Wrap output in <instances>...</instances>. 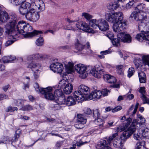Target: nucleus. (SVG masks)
<instances>
[{"instance_id":"obj_11","label":"nucleus","mask_w":149,"mask_h":149,"mask_svg":"<svg viewBox=\"0 0 149 149\" xmlns=\"http://www.w3.org/2000/svg\"><path fill=\"white\" fill-rule=\"evenodd\" d=\"M89 72L94 77L97 78H100L102 75H104L102 66L98 64L96 65L94 68L91 67Z\"/></svg>"},{"instance_id":"obj_10","label":"nucleus","mask_w":149,"mask_h":149,"mask_svg":"<svg viewBox=\"0 0 149 149\" xmlns=\"http://www.w3.org/2000/svg\"><path fill=\"white\" fill-rule=\"evenodd\" d=\"M91 66H86L85 65L79 64L75 65L76 70L80 74V77L81 78H85L87 76V72L91 69Z\"/></svg>"},{"instance_id":"obj_38","label":"nucleus","mask_w":149,"mask_h":149,"mask_svg":"<svg viewBox=\"0 0 149 149\" xmlns=\"http://www.w3.org/2000/svg\"><path fill=\"white\" fill-rule=\"evenodd\" d=\"M133 136L134 139L136 140H139L143 139L142 135H141L139 130L136 133L134 134Z\"/></svg>"},{"instance_id":"obj_27","label":"nucleus","mask_w":149,"mask_h":149,"mask_svg":"<svg viewBox=\"0 0 149 149\" xmlns=\"http://www.w3.org/2000/svg\"><path fill=\"white\" fill-rule=\"evenodd\" d=\"M74 63L71 62H69L68 63L65 65L66 70L68 73L73 72L74 71Z\"/></svg>"},{"instance_id":"obj_8","label":"nucleus","mask_w":149,"mask_h":149,"mask_svg":"<svg viewBox=\"0 0 149 149\" xmlns=\"http://www.w3.org/2000/svg\"><path fill=\"white\" fill-rule=\"evenodd\" d=\"M133 18L136 21L141 22V24H139L138 26L139 29H141L142 28L143 23L145 22L146 21H147L149 20V17L146 16L144 12H138L136 11L132 12L129 17L130 19Z\"/></svg>"},{"instance_id":"obj_21","label":"nucleus","mask_w":149,"mask_h":149,"mask_svg":"<svg viewBox=\"0 0 149 149\" xmlns=\"http://www.w3.org/2000/svg\"><path fill=\"white\" fill-rule=\"evenodd\" d=\"M26 0H25L24 1L19 4L18 5L21 4V5H20V6L28 10L32 9L33 8L32 6H34V5H35L34 3H33V2L35 0H33L32 1V2L33 3H32V5L30 3L26 2Z\"/></svg>"},{"instance_id":"obj_43","label":"nucleus","mask_w":149,"mask_h":149,"mask_svg":"<svg viewBox=\"0 0 149 149\" xmlns=\"http://www.w3.org/2000/svg\"><path fill=\"white\" fill-rule=\"evenodd\" d=\"M70 24V25L69 27H68L66 28L64 27V29H66L68 30H72L74 31H76L78 30V29L76 28V26L74 24V23H73L72 24H71V23Z\"/></svg>"},{"instance_id":"obj_28","label":"nucleus","mask_w":149,"mask_h":149,"mask_svg":"<svg viewBox=\"0 0 149 149\" xmlns=\"http://www.w3.org/2000/svg\"><path fill=\"white\" fill-rule=\"evenodd\" d=\"M19 10V13L22 16H24L26 19L27 15L30 12L31 9L28 10L20 6Z\"/></svg>"},{"instance_id":"obj_6","label":"nucleus","mask_w":149,"mask_h":149,"mask_svg":"<svg viewBox=\"0 0 149 149\" xmlns=\"http://www.w3.org/2000/svg\"><path fill=\"white\" fill-rule=\"evenodd\" d=\"M10 22L5 26L6 32L10 38H15L17 35V33L15 30L16 22L17 21V16L15 14H12L9 17Z\"/></svg>"},{"instance_id":"obj_15","label":"nucleus","mask_w":149,"mask_h":149,"mask_svg":"<svg viewBox=\"0 0 149 149\" xmlns=\"http://www.w3.org/2000/svg\"><path fill=\"white\" fill-rule=\"evenodd\" d=\"M54 100L57 104H56L54 106V107L56 108V110H58L61 108V107L60 105L65 104V99L64 95L59 97H54Z\"/></svg>"},{"instance_id":"obj_9","label":"nucleus","mask_w":149,"mask_h":149,"mask_svg":"<svg viewBox=\"0 0 149 149\" xmlns=\"http://www.w3.org/2000/svg\"><path fill=\"white\" fill-rule=\"evenodd\" d=\"M67 21L69 23L72 24V23H74L76 28L79 29H81L85 32H91V29H90L88 25L85 22H77V21L71 20L69 18H67Z\"/></svg>"},{"instance_id":"obj_34","label":"nucleus","mask_w":149,"mask_h":149,"mask_svg":"<svg viewBox=\"0 0 149 149\" xmlns=\"http://www.w3.org/2000/svg\"><path fill=\"white\" fill-rule=\"evenodd\" d=\"M124 67L123 65H117L116 66V71L118 74L123 75L124 74Z\"/></svg>"},{"instance_id":"obj_4","label":"nucleus","mask_w":149,"mask_h":149,"mask_svg":"<svg viewBox=\"0 0 149 149\" xmlns=\"http://www.w3.org/2000/svg\"><path fill=\"white\" fill-rule=\"evenodd\" d=\"M145 119L142 117L140 115H137V119H133L132 124L128 128L127 130L124 131L121 135V138L122 140L125 141L129 138L130 136L136 131L138 127V125H141L145 122Z\"/></svg>"},{"instance_id":"obj_18","label":"nucleus","mask_w":149,"mask_h":149,"mask_svg":"<svg viewBox=\"0 0 149 149\" xmlns=\"http://www.w3.org/2000/svg\"><path fill=\"white\" fill-rule=\"evenodd\" d=\"M102 96V92L99 90H95L92 92L88 96V99L93 100L100 98Z\"/></svg>"},{"instance_id":"obj_47","label":"nucleus","mask_w":149,"mask_h":149,"mask_svg":"<svg viewBox=\"0 0 149 149\" xmlns=\"http://www.w3.org/2000/svg\"><path fill=\"white\" fill-rule=\"evenodd\" d=\"M93 116L95 118L101 117L99 110L98 109H96L93 110Z\"/></svg>"},{"instance_id":"obj_62","label":"nucleus","mask_w":149,"mask_h":149,"mask_svg":"<svg viewBox=\"0 0 149 149\" xmlns=\"http://www.w3.org/2000/svg\"><path fill=\"white\" fill-rule=\"evenodd\" d=\"M19 137V134L16 133L14 137L12 139V142L16 141L18 139Z\"/></svg>"},{"instance_id":"obj_26","label":"nucleus","mask_w":149,"mask_h":149,"mask_svg":"<svg viewBox=\"0 0 149 149\" xmlns=\"http://www.w3.org/2000/svg\"><path fill=\"white\" fill-rule=\"evenodd\" d=\"M138 75L140 83H145L146 81V77L145 73L143 71H139L138 72Z\"/></svg>"},{"instance_id":"obj_57","label":"nucleus","mask_w":149,"mask_h":149,"mask_svg":"<svg viewBox=\"0 0 149 149\" xmlns=\"http://www.w3.org/2000/svg\"><path fill=\"white\" fill-rule=\"evenodd\" d=\"M10 58L8 56H4L2 58V61L4 63H8L10 62Z\"/></svg>"},{"instance_id":"obj_23","label":"nucleus","mask_w":149,"mask_h":149,"mask_svg":"<svg viewBox=\"0 0 149 149\" xmlns=\"http://www.w3.org/2000/svg\"><path fill=\"white\" fill-rule=\"evenodd\" d=\"M94 122L95 124L99 127L100 129H102L103 128L104 122L103 119L101 116L100 117L95 118Z\"/></svg>"},{"instance_id":"obj_29","label":"nucleus","mask_w":149,"mask_h":149,"mask_svg":"<svg viewBox=\"0 0 149 149\" xmlns=\"http://www.w3.org/2000/svg\"><path fill=\"white\" fill-rule=\"evenodd\" d=\"M149 20L146 21L143 24V26L142 28L141 29H139V30H141V31L145 33H149Z\"/></svg>"},{"instance_id":"obj_44","label":"nucleus","mask_w":149,"mask_h":149,"mask_svg":"<svg viewBox=\"0 0 149 149\" xmlns=\"http://www.w3.org/2000/svg\"><path fill=\"white\" fill-rule=\"evenodd\" d=\"M118 135L117 133H116L113 134L111 136H109L107 139V141L108 142V144L111 143L115 138Z\"/></svg>"},{"instance_id":"obj_55","label":"nucleus","mask_w":149,"mask_h":149,"mask_svg":"<svg viewBox=\"0 0 149 149\" xmlns=\"http://www.w3.org/2000/svg\"><path fill=\"white\" fill-rule=\"evenodd\" d=\"M83 111L84 113L87 114H91L92 113V111L91 109L88 108H84Z\"/></svg>"},{"instance_id":"obj_49","label":"nucleus","mask_w":149,"mask_h":149,"mask_svg":"<svg viewBox=\"0 0 149 149\" xmlns=\"http://www.w3.org/2000/svg\"><path fill=\"white\" fill-rule=\"evenodd\" d=\"M82 16L84 17L88 20H90V19L92 18L93 17L91 15L86 13H82Z\"/></svg>"},{"instance_id":"obj_33","label":"nucleus","mask_w":149,"mask_h":149,"mask_svg":"<svg viewBox=\"0 0 149 149\" xmlns=\"http://www.w3.org/2000/svg\"><path fill=\"white\" fill-rule=\"evenodd\" d=\"M77 122L79 123H81L86 124V119L84 118L83 115L79 114L77 115Z\"/></svg>"},{"instance_id":"obj_56","label":"nucleus","mask_w":149,"mask_h":149,"mask_svg":"<svg viewBox=\"0 0 149 149\" xmlns=\"http://www.w3.org/2000/svg\"><path fill=\"white\" fill-rule=\"evenodd\" d=\"M17 108L16 107H9L8 108L6 111L7 112L13 111L15 110L17 111Z\"/></svg>"},{"instance_id":"obj_16","label":"nucleus","mask_w":149,"mask_h":149,"mask_svg":"<svg viewBox=\"0 0 149 149\" xmlns=\"http://www.w3.org/2000/svg\"><path fill=\"white\" fill-rule=\"evenodd\" d=\"M75 46L76 49L79 51L82 50L85 47L87 49V51L89 53L91 54L93 53L92 51L90 49V45L88 42H87L86 45L85 46L79 43L78 41L77 42Z\"/></svg>"},{"instance_id":"obj_46","label":"nucleus","mask_w":149,"mask_h":149,"mask_svg":"<svg viewBox=\"0 0 149 149\" xmlns=\"http://www.w3.org/2000/svg\"><path fill=\"white\" fill-rule=\"evenodd\" d=\"M67 83H68V82L65 80L64 79L61 80L60 81L58 85V88L60 89L61 88H62L63 87V86L64 87Z\"/></svg>"},{"instance_id":"obj_64","label":"nucleus","mask_w":149,"mask_h":149,"mask_svg":"<svg viewBox=\"0 0 149 149\" xmlns=\"http://www.w3.org/2000/svg\"><path fill=\"white\" fill-rule=\"evenodd\" d=\"M122 109V107L121 106H118L117 107H116L114 109H113L112 110V112L113 113L117 112L119 110H120Z\"/></svg>"},{"instance_id":"obj_12","label":"nucleus","mask_w":149,"mask_h":149,"mask_svg":"<svg viewBox=\"0 0 149 149\" xmlns=\"http://www.w3.org/2000/svg\"><path fill=\"white\" fill-rule=\"evenodd\" d=\"M54 90L51 87L43 88L41 93L44 95L45 97L49 100H54Z\"/></svg>"},{"instance_id":"obj_36","label":"nucleus","mask_w":149,"mask_h":149,"mask_svg":"<svg viewBox=\"0 0 149 149\" xmlns=\"http://www.w3.org/2000/svg\"><path fill=\"white\" fill-rule=\"evenodd\" d=\"M145 8V5L143 3H141L138 5L135 8V10L138 12H144L143 9Z\"/></svg>"},{"instance_id":"obj_41","label":"nucleus","mask_w":149,"mask_h":149,"mask_svg":"<svg viewBox=\"0 0 149 149\" xmlns=\"http://www.w3.org/2000/svg\"><path fill=\"white\" fill-rule=\"evenodd\" d=\"M36 45L39 46H41L43 45L44 40L42 37H39L36 40Z\"/></svg>"},{"instance_id":"obj_53","label":"nucleus","mask_w":149,"mask_h":149,"mask_svg":"<svg viewBox=\"0 0 149 149\" xmlns=\"http://www.w3.org/2000/svg\"><path fill=\"white\" fill-rule=\"evenodd\" d=\"M85 124L81 123H79L76 122V124L74 125V126L77 129H81L83 128L84 125Z\"/></svg>"},{"instance_id":"obj_5","label":"nucleus","mask_w":149,"mask_h":149,"mask_svg":"<svg viewBox=\"0 0 149 149\" xmlns=\"http://www.w3.org/2000/svg\"><path fill=\"white\" fill-rule=\"evenodd\" d=\"M35 5L34 8L31 9L30 12L27 15L26 19L32 22H36L40 18V14L36 11L38 9L40 10H43L45 8V5L42 1L40 0H35L33 2Z\"/></svg>"},{"instance_id":"obj_30","label":"nucleus","mask_w":149,"mask_h":149,"mask_svg":"<svg viewBox=\"0 0 149 149\" xmlns=\"http://www.w3.org/2000/svg\"><path fill=\"white\" fill-rule=\"evenodd\" d=\"M99 22V20L92 19L89 21V24L93 28L97 29L98 28Z\"/></svg>"},{"instance_id":"obj_50","label":"nucleus","mask_w":149,"mask_h":149,"mask_svg":"<svg viewBox=\"0 0 149 149\" xmlns=\"http://www.w3.org/2000/svg\"><path fill=\"white\" fill-rule=\"evenodd\" d=\"M132 120L130 118H128L126 120L125 122L123 124V125L124 128L126 129L130 124Z\"/></svg>"},{"instance_id":"obj_24","label":"nucleus","mask_w":149,"mask_h":149,"mask_svg":"<svg viewBox=\"0 0 149 149\" xmlns=\"http://www.w3.org/2000/svg\"><path fill=\"white\" fill-rule=\"evenodd\" d=\"M134 62L137 69H138L139 68V69H138L139 70L141 69V67H142L143 65V63L141 59L137 57L135 58L134 60Z\"/></svg>"},{"instance_id":"obj_1","label":"nucleus","mask_w":149,"mask_h":149,"mask_svg":"<svg viewBox=\"0 0 149 149\" xmlns=\"http://www.w3.org/2000/svg\"><path fill=\"white\" fill-rule=\"evenodd\" d=\"M105 19L108 22L114 23L113 26V31L118 32L125 30L127 26V21L123 19V14L121 12L107 13Z\"/></svg>"},{"instance_id":"obj_40","label":"nucleus","mask_w":149,"mask_h":149,"mask_svg":"<svg viewBox=\"0 0 149 149\" xmlns=\"http://www.w3.org/2000/svg\"><path fill=\"white\" fill-rule=\"evenodd\" d=\"M136 39L140 42H142L145 40V35L143 33L138 34L136 37Z\"/></svg>"},{"instance_id":"obj_2","label":"nucleus","mask_w":149,"mask_h":149,"mask_svg":"<svg viewBox=\"0 0 149 149\" xmlns=\"http://www.w3.org/2000/svg\"><path fill=\"white\" fill-rule=\"evenodd\" d=\"M48 57V56L45 54H35L29 55L26 60L29 62L28 63L27 67L31 68L34 72L33 75L35 79H36L39 77V72L38 70L39 65L35 63V61H42Z\"/></svg>"},{"instance_id":"obj_59","label":"nucleus","mask_w":149,"mask_h":149,"mask_svg":"<svg viewBox=\"0 0 149 149\" xmlns=\"http://www.w3.org/2000/svg\"><path fill=\"white\" fill-rule=\"evenodd\" d=\"M87 143V142L86 141L83 142L82 141V139H81L79 142H77V146L79 147Z\"/></svg>"},{"instance_id":"obj_58","label":"nucleus","mask_w":149,"mask_h":149,"mask_svg":"<svg viewBox=\"0 0 149 149\" xmlns=\"http://www.w3.org/2000/svg\"><path fill=\"white\" fill-rule=\"evenodd\" d=\"M101 92H102V96L103 97L107 95L108 93L110 91L107 89H103Z\"/></svg>"},{"instance_id":"obj_63","label":"nucleus","mask_w":149,"mask_h":149,"mask_svg":"<svg viewBox=\"0 0 149 149\" xmlns=\"http://www.w3.org/2000/svg\"><path fill=\"white\" fill-rule=\"evenodd\" d=\"M22 102V100L21 99H18L14 100V103L16 106H19L21 104Z\"/></svg>"},{"instance_id":"obj_37","label":"nucleus","mask_w":149,"mask_h":149,"mask_svg":"<svg viewBox=\"0 0 149 149\" xmlns=\"http://www.w3.org/2000/svg\"><path fill=\"white\" fill-rule=\"evenodd\" d=\"M54 96H55V97H58L64 95L60 88L56 89L54 91Z\"/></svg>"},{"instance_id":"obj_19","label":"nucleus","mask_w":149,"mask_h":149,"mask_svg":"<svg viewBox=\"0 0 149 149\" xmlns=\"http://www.w3.org/2000/svg\"><path fill=\"white\" fill-rule=\"evenodd\" d=\"M103 78L105 81L109 83H115L116 81L114 77L107 74L103 75Z\"/></svg>"},{"instance_id":"obj_7","label":"nucleus","mask_w":149,"mask_h":149,"mask_svg":"<svg viewBox=\"0 0 149 149\" xmlns=\"http://www.w3.org/2000/svg\"><path fill=\"white\" fill-rule=\"evenodd\" d=\"M79 91L74 93V96L78 102L88 99L90 93V89L88 87L83 84L80 85L78 88Z\"/></svg>"},{"instance_id":"obj_3","label":"nucleus","mask_w":149,"mask_h":149,"mask_svg":"<svg viewBox=\"0 0 149 149\" xmlns=\"http://www.w3.org/2000/svg\"><path fill=\"white\" fill-rule=\"evenodd\" d=\"M32 29V26L28 23H26L23 21H19L16 25H15V30L17 32V34L16 38L17 37L18 33L24 34L25 38H29L38 35L39 33H42L41 31L35 30L33 32H29L31 31Z\"/></svg>"},{"instance_id":"obj_14","label":"nucleus","mask_w":149,"mask_h":149,"mask_svg":"<svg viewBox=\"0 0 149 149\" xmlns=\"http://www.w3.org/2000/svg\"><path fill=\"white\" fill-rule=\"evenodd\" d=\"M117 37L122 42L130 43L131 42L132 37L130 34L125 32H120L117 34Z\"/></svg>"},{"instance_id":"obj_61","label":"nucleus","mask_w":149,"mask_h":149,"mask_svg":"<svg viewBox=\"0 0 149 149\" xmlns=\"http://www.w3.org/2000/svg\"><path fill=\"white\" fill-rule=\"evenodd\" d=\"M125 129L126 128H124V126L123 125V126H120L117 128L116 131L117 132H121Z\"/></svg>"},{"instance_id":"obj_45","label":"nucleus","mask_w":149,"mask_h":149,"mask_svg":"<svg viewBox=\"0 0 149 149\" xmlns=\"http://www.w3.org/2000/svg\"><path fill=\"white\" fill-rule=\"evenodd\" d=\"M120 39L117 37V38L113 39L112 41L113 45L116 47H118L120 45Z\"/></svg>"},{"instance_id":"obj_20","label":"nucleus","mask_w":149,"mask_h":149,"mask_svg":"<svg viewBox=\"0 0 149 149\" xmlns=\"http://www.w3.org/2000/svg\"><path fill=\"white\" fill-rule=\"evenodd\" d=\"M9 16L8 13L4 10L0 13V21L5 22L9 20Z\"/></svg>"},{"instance_id":"obj_60","label":"nucleus","mask_w":149,"mask_h":149,"mask_svg":"<svg viewBox=\"0 0 149 149\" xmlns=\"http://www.w3.org/2000/svg\"><path fill=\"white\" fill-rule=\"evenodd\" d=\"M106 36L110 39L112 40L113 38V34L112 32H109L106 34Z\"/></svg>"},{"instance_id":"obj_42","label":"nucleus","mask_w":149,"mask_h":149,"mask_svg":"<svg viewBox=\"0 0 149 149\" xmlns=\"http://www.w3.org/2000/svg\"><path fill=\"white\" fill-rule=\"evenodd\" d=\"M122 143L119 140L115 139L113 143V146L116 148L121 147Z\"/></svg>"},{"instance_id":"obj_32","label":"nucleus","mask_w":149,"mask_h":149,"mask_svg":"<svg viewBox=\"0 0 149 149\" xmlns=\"http://www.w3.org/2000/svg\"><path fill=\"white\" fill-rule=\"evenodd\" d=\"M135 149H147L146 146L145 142L142 141L138 142L136 144Z\"/></svg>"},{"instance_id":"obj_17","label":"nucleus","mask_w":149,"mask_h":149,"mask_svg":"<svg viewBox=\"0 0 149 149\" xmlns=\"http://www.w3.org/2000/svg\"><path fill=\"white\" fill-rule=\"evenodd\" d=\"M98 29L101 31H105L108 29L109 26L107 22L104 19H99Z\"/></svg>"},{"instance_id":"obj_48","label":"nucleus","mask_w":149,"mask_h":149,"mask_svg":"<svg viewBox=\"0 0 149 149\" xmlns=\"http://www.w3.org/2000/svg\"><path fill=\"white\" fill-rule=\"evenodd\" d=\"M25 0H10V3L15 6H18Z\"/></svg>"},{"instance_id":"obj_54","label":"nucleus","mask_w":149,"mask_h":149,"mask_svg":"<svg viewBox=\"0 0 149 149\" xmlns=\"http://www.w3.org/2000/svg\"><path fill=\"white\" fill-rule=\"evenodd\" d=\"M141 98L144 104L147 103L149 104V100L148 98L146 97L144 94L142 95L141 97Z\"/></svg>"},{"instance_id":"obj_22","label":"nucleus","mask_w":149,"mask_h":149,"mask_svg":"<svg viewBox=\"0 0 149 149\" xmlns=\"http://www.w3.org/2000/svg\"><path fill=\"white\" fill-rule=\"evenodd\" d=\"M73 89L72 85L69 83H67L63 88V91L66 94H69L70 93Z\"/></svg>"},{"instance_id":"obj_39","label":"nucleus","mask_w":149,"mask_h":149,"mask_svg":"<svg viewBox=\"0 0 149 149\" xmlns=\"http://www.w3.org/2000/svg\"><path fill=\"white\" fill-rule=\"evenodd\" d=\"M33 109V108L31 106L27 104L22 106L20 110L24 111H30Z\"/></svg>"},{"instance_id":"obj_25","label":"nucleus","mask_w":149,"mask_h":149,"mask_svg":"<svg viewBox=\"0 0 149 149\" xmlns=\"http://www.w3.org/2000/svg\"><path fill=\"white\" fill-rule=\"evenodd\" d=\"M119 6L118 2L117 1H114L109 3L107 6V8L109 10H114L117 8Z\"/></svg>"},{"instance_id":"obj_31","label":"nucleus","mask_w":149,"mask_h":149,"mask_svg":"<svg viewBox=\"0 0 149 149\" xmlns=\"http://www.w3.org/2000/svg\"><path fill=\"white\" fill-rule=\"evenodd\" d=\"M75 104V100L72 97L70 96L67 97L66 101H65V104L68 106H71L74 105Z\"/></svg>"},{"instance_id":"obj_35","label":"nucleus","mask_w":149,"mask_h":149,"mask_svg":"<svg viewBox=\"0 0 149 149\" xmlns=\"http://www.w3.org/2000/svg\"><path fill=\"white\" fill-rule=\"evenodd\" d=\"M143 64L149 66V55H143L142 56Z\"/></svg>"},{"instance_id":"obj_51","label":"nucleus","mask_w":149,"mask_h":149,"mask_svg":"<svg viewBox=\"0 0 149 149\" xmlns=\"http://www.w3.org/2000/svg\"><path fill=\"white\" fill-rule=\"evenodd\" d=\"M134 72V70L133 67H131L130 68L128 72V77L129 78L130 77L133 75Z\"/></svg>"},{"instance_id":"obj_13","label":"nucleus","mask_w":149,"mask_h":149,"mask_svg":"<svg viewBox=\"0 0 149 149\" xmlns=\"http://www.w3.org/2000/svg\"><path fill=\"white\" fill-rule=\"evenodd\" d=\"M50 68L54 72L60 73L62 72L64 68L62 64L58 62L52 63L50 65Z\"/></svg>"},{"instance_id":"obj_52","label":"nucleus","mask_w":149,"mask_h":149,"mask_svg":"<svg viewBox=\"0 0 149 149\" xmlns=\"http://www.w3.org/2000/svg\"><path fill=\"white\" fill-rule=\"evenodd\" d=\"M34 87L36 91L38 93H41L43 88H40L38 84L37 83H36L34 84Z\"/></svg>"}]
</instances>
